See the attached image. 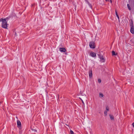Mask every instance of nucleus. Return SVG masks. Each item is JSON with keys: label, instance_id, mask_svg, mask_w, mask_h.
Here are the masks:
<instances>
[{"label": "nucleus", "instance_id": "nucleus-1", "mask_svg": "<svg viewBox=\"0 0 134 134\" xmlns=\"http://www.w3.org/2000/svg\"><path fill=\"white\" fill-rule=\"evenodd\" d=\"M10 18V17H8L5 19L2 18L0 19V22H2V28L5 29H7V24L6 21H8Z\"/></svg>", "mask_w": 134, "mask_h": 134}, {"label": "nucleus", "instance_id": "nucleus-2", "mask_svg": "<svg viewBox=\"0 0 134 134\" xmlns=\"http://www.w3.org/2000/svg\"><path fill=\"white\" fill-rule=\"evenodd\" d=\"M89 46L90 48H94L95 47V43L94 42H91L90 43Z\"/></svg>", "mask_w": 134, "mask_h": 134}, {"label": "nucleus", "instance_id": "nucleus-3", "mask_svg": "<svg viewBox=\"0 0 134 134\" xmlns=\"http://www.w3.org/2000/svg\"><path fill=\"white\" fill-rule=\"evenodd\" d=\"M88 74L90 77L91 78L92 77V72L91 69L89 71Z\"/></svg>", "mask_w": 134, "mask_h": 134}, {"label": "nucleus", "instance_id": "nucleus-4", "mask_svg": "<svg viewBox=\"0 0 134 134\" xmlns=\"http://www.w3.org/2000/svg\"><path fill=\"white\" fill-rule=\"evenodd\" d=\"M99 58L101 62H105V60L102 56V55L99 56Z\"/></svg>", "mask_w": 134, "mask_h": 134}, {"label": "nucleus", "instance_id": "nucleus-5", "mask_svg": "<svg viewBox=\"0 0 134 134\" xmlns=\"http://www.w3.org/2000/svg\"><path fill=\"white\" fill-rule=\"evenodd\" d=\"M59 50L61 52H65L66 51V49L64 48H60Z\"/></svg>", "mask_w": 134, "mask_h": 134}, {"label": "nucleus", "instance_id": "nucleus-6", "mask_svg": "<svg viewBox=\"0 0 134 134\" xmlns=\"http://www.w3.org/2000/svg\"><path fill=\"white\" fill-rule=\"evenodd\" d=\"M90 55L91 56L93 57H95L96 56V54L93 52H91L90 53Z\"/></svg>", "mask_w": 134, "mask_h": 134}, {"label": "nucleus", "instance_id": "nucleus-7", "mask_svg": "<svg viewBox=\"0 0 134 134\" xmlns=\"http://www.w3.org/2000/svg\"><path fill=\"white\" fill-rule=\"evenodd\" d=\"M17 125L18 127H20L21 126V122L19 121H17Z\"/></svg>", "mask_w": 134, "mask_h": 134}, {"label": "nucleus", "instance_id": "nucleus-8", "mask_svg": "<svg viewBox=\"0 0 134 134\" xmlns=\"http://www.w3.org/2000/svg\"><path fill=\"white\" fill-rule=\"evenodd\" d=\"M131 32L133 34L134 33V27L132 25L131 26V27L130 29Z\"/></svg>", "mask_w": 134, "mask_h": 134}, {"label": "nucleus", "instance_id": "nucleus-9", "mask_svg": "<svg viewBox=\"0 0 134 134\" xmlns=\"http://www.w3.org/2000/svg\"><path fill=\"white\" fill-rule=\"evenodd\" d=\"M85 1L86 2V3L88 4L90 7L92 8V6L91 5V4H90L88 1L87 0H85Z\"/></svg>", "mask_w": 134, "mask_h": 134}, {"label": "nucleus", "instance_id": "nucleus-10", "mask_svg": "<svg viewBox=\"0 0 134 134\" xmlns=\"http://www.w3.org/2000/svg\"><path fill=\"white\" fill-rule=\"evenodd\" d=\"M110 119H111V120H114V117H113V116L110 115Z\"/></svg>", "mask_w": 134, "mask_h": 134}, {"label": "nucleus", "instance_id": "nucleus-11", "mask_svg": "<svg viewBox=\"0 0 134 134\" xmlns=\"http://www.w3.org/2000/svg\"><path fill=\"white\" fill-rule=\"evenodd\" d=\"M99 96L100 97H103V95L102 93H99Z\"/></svg>", "mask_w": 134, "mask_h": 134}, {"label": "nucleus", "instance_id": "nucleus-12", "mask_svg": "<svg viewBox=\"0 0 134 134\" xmlns=\"http://www.w3.org/2000/svg\"><path fill=\"white\" fill-rule=\"evenodd\" d=\"M106 111H109V107H108V106H106Z\"/></svg>", "mask_w": 134, "mask_h": 134}, {"label": "nucleus", "instance_id": "nucleus-13", "mask_svg": "<svg viewBox=\"0 0 134 134\" xmlns=\"http://www.w3.org/2000/svg\"><path fill=\"white\" fill-rule=\"evenodd\" d=\"M127 6L129 9L130 10H131V8L130 6L129 5V4H127Z\"/></svg>", "mask_w": 134, "mask_h": 134}, {"label": "nucleus", "instance_id": "nucleus-14", "mask_svg": "<svg viewBox=\"0 0 134 134\" xmlns=\"http://www.w3.org/2000/svg\"><path fill=\"white\" fill-rule=\"evenodd\" d=\"M112 55H116L115 52L114 51H112Z\"/></svg>", "mask_w": 134, "mask_h": 134}, {"label": "nucleus", "instance_id": "nucleus-15", "mask_svg": "<svg viewBox=\"0 0 134 134\" xmlns=\"http://www.w3.org/2000/svg\"><path fill=\"white\" fill-rule=\"evenodd\" d=\"M104 114L105 116L107 115V111H105L104 112Z\"/></svg>", "mask_w": 134, "mask_h": 134}, {"label": "nucleus", "instance_id": "nucleus-16", "mask_svg": "<svg viewBox=\"0 0 134 134\" xmlns=\"http://www.w3.org/2000/svg\"><path fill=\"white\" fill-rule=\"evenodd\" d=\"M70 133L71 134H74L73 132L71 130H70Z\"/></svg>", "mask_w": 134, "mask_h": 134}, {"label": "nucleus", "instance_id": "nucleus-17", "mask_svg": "<svg viewBox=\"0 0 134 134\" xmlns=\"http://www.w3.org/2000/svg\"><path fill=\"white\" fill-rule=\"evenodd\" d=\"M101 82V81L100 79H98V82L99 83H100Z\"/></svg>", "mask_w": 134, "mask_h": 134}, {"label": "nucleus", "instance_id": "nucleus-18", "mask_svg": "<svg viewBox=\"0 0 134 134\" xmlns=\"http://www.w3.org/2000/svg\"><path fill=\"white\" fill-rule=\"evenodd\" d=\"M115 13H116V16H118V15L117 13L116 12V10Z\"/></svg>", "mask_w": 134, "mask_h": 134}, {"label": "nucleus", "instance_id": "nucleus-19", "mask_svg": "<svg viewBox=\"0 0 134 134\" xmlns=\"http://www.w3.org/2000/svg\"><path fill=\"white\" fill-rule=\"evenodd\" d=\"M132 125L133 127L134 128V122L132 123Z\"/></svg>", "mask_w": 134, "mask_h": 134}, {"label": "nucleus", "instance_id": "nucleus-20", "mask_svg": "<svg viewBox=\"0 0 134 134\" xmlns=\"http://www.w3.org/2000/svg\"><path fill=\"white\" fill-rule=\"evenodd\" d=\"M117 17H118V19H119V16H117Z\"/></svg>", "mask_w": 134, "mask_h": 134}, {"label": "nucleus", "instance_id": "nucleus-21", "mask_svg": "<svg viewBox=\"0 0 134 134\" xmlns=\"http://www.w3.org/2000/svg\"><path fill=\"white\" fill-rule=\"evenodd\" d=\"M106 1H109V0H105Z\"/></svg>", "mask_w": 134, "mask_h": 134}, {"label": "nucleus", "instance_id": "nucleus-22", "mask_svg": "<svg viewBox=\"0 0 134 134\" xmlns=\"http://www.w3.org/2000/svg\"><path fill=\"white\" fill-rule=\"evenodd\" d=\"M110 3H112V1H111V0H110Z\"/></svg>", "mask_w": 134, "mask_h": 134}, {"label": "nucleus", "instance_id": "nucleus-23", "mask_svg": "<svg viewBox=\"0 0 134 134\" xmlns=\"http://www.w3.org/2000/svg\"><path fill=\"white\" fill-rule=\"evenodd\" d=\"M82 103H83V101H82Z\"/></svg>", "mask_w": 134, "mask_h": 134}, {"label": "nucleus", "instance_id": "nucleus-24", "mask_svg": "<svg viewBox=\"0 0 134 134\" xmlns=\"http://www.w3.org/2000/svg\"><path fill=\"white\" fill-rule=\"evenodd\" d=\"M1 103V102H0V104Z\"/></svg>", "mask_w": 134, "mask_h": 134}]
</instances>
